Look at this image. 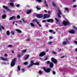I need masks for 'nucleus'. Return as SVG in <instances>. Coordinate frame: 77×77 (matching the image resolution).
Returning a JSON list of instances; mask_svg holds the SVG:
<instances>
[{
    "label": "nucleus",
    "instance_id": "f257e3e1",
    "mask_svg": "<svg viewBox=\"0 0 77 77\" xmlns=\"http://www.w3.org/2000/svg\"><path fill=\"white\" fill-rule=\"evenodd\" d=\"M16 60H17V58H15L13 59L11 63V66H14L15 65Z\"/></svg>",
    "mask_w": 77,
    "mask_h": 77
},
{
    "label": "nucleus",
    "instance_id": "f03ea898",
    "mask_svg": "<svg viewBox=\"0 0 77 77\" xmlns=\"http://www.w3.org/2000/svg\"><path fill=\"white\" fill-rule=\"evenodd\" d=\"M43 69L45 72H47L48 73V72H50V71H51V69L50 68H47L46 69L45 68L43 67Z\"/></svg>",
    "mask_w": 77,
    "mask_h": 77
},
{
    "label": "nucleus",
    "instance_id": "7ed1b4c3",
    "mask_svg": "<svg viewBox=\"0 0 77 77\" xmlns=\"http://www.w3.org/2000/svg\"><path fill=\"white\" fill-rule=\"evenodd\" d=\"M57 14L59 18H61L60 15L62 14V13H61V11H60V10H57Z\"/></svg>",
    "mask_w": 77,
    "mask_h": 77
},
{
    "label": "nucleus",
    "instance_id": "20e7f679",
    "mask_svg": "<svg viewBox=\"0 0 77 77\" xmlns=\"http://www.w3.org/2000/svg\"><path fill=\"white\" fill-rule=\"evenodd\" d=\"M51 60L52 62L54 63L55 64H57V60L55 59L54 58L52 57L51 59Z\"/></svg>",
    "mask_w": 77,
    "mask_h": 77
},
{
    "label": "nucleus",
    "instance_id": "39448f33",
    "mask_svg": "<svg viewBox=\"0 0 77 77\" xmlns=\"http://www.w3.org/2000/svg\"><path fill=\"white\" fill-rule=\"evenodd\" d=\"M46 54V53H45V52H43L39 54V56L40 57H43Z\"/></svg>",
    "mask_w": 77,
    "mask_h": 77
},
{
    "label": "nucleus",
    "instance_id": "423d86ee",
    "mask_svg": "<svg viewBox=\"0 0 77 77\" xmlns=\"http://www.w3.org/2000/svg\"><path fill=\"white\" fill-rule=\"evenodd\" d=\"M36 16L37 17V18H42V17H44V16L42 14H38L36 15Z\"/></svg>",
    "mask_w": 77,
    "mask_h": 77
},
{
    "label": "nucleus",
    "instance_id": "0eeeda50",
    "mask_svg": "<svg viewBox=\"0 0 77 77\" xmlns=\"http://www.w3.org/2000/svg\"><path fill=\"white\" fill-rule=\"evenodd\" d=\"M3 8L4 9H6L7 11H8L9 12H11V10L9 9V8H8V7H6L5 5L3 6Z\"/></svg>",
    "mask_w": 77,
    "mask_h": 77
},
{
    "label": "nucleus",
    "instance_id": "6e6552de",
    "mask_svg": "<svg viewBox=\"0 0 77 77\" xmlns=\"http://www.w3.org/2000/svg\"><path fill=\"white\" fill-rule=\"evenodd\" d=\"M68 24L69 25L70 23L68 21H67V22L65 21H63V24H64V26H66L68 25Z\"/></svg>",
    "mask_w": 77,
    "mask_h": 77
},
{
    "label": "nucleus",
    "instance_id": "1a4fd4ad",
    "mask_svg": "<svg viewBox=\"0 0 77 77\" xmlns=\"http://www.w3.org/2000/svg\"><path fill=\"white\" fill-rule=\"evenodd\" d=\"M31 62V65H29L28 67V68H30L32 65H35V63H33V60H32L30 61Z\"/></svg>",
    "mask_w": 77,
    "mask_h": 77
},
{
    "label": "nucleus",
    "instance_id": "9d476101",
    "mask_svg": "<svg viewBox=\"0 0 77 77\" xmlns=\"http://www.w3.org/2000/svg\"><path fill=\"white\" fill-rule=\"evenodd\" d=\"M15 30L17 32H18V33H22V31H21V30L18 29H15Z\"/></svg>",
    "mask_w": 77,
    "mask_h": 77
},
{
    "label": "nucleus",
    "instance_id": "9b49d317",
    "mask_svg": "<svg viewBox=\"0 0 77 77\" xmlns=\"http://www.w3.org/2000/svg\"><path fill=\"white\" fill-rule=\"evenodd\" d=\"M69 33H72V34H74L75 33V31H74V29H72L70 31H69Z\"/></svg>",
    "mask_w": 77,
    "mask_h": 77
},
{
    "label": "nucleus",
    "instance_id": "f8f14e48",
    "mask_svg": "<svg viewBox=\"0 0 77 77\" xmlns=\"http://www.w3.org/2000/svg\"><path fill=\"white\" fill-rule=\"evenodd\" d=\"M47 21L48 22H51V23H53V22L54 21V20L52 19H51L47 20Z\"/></svg>",
    "mask_w": 77,
    "mask_h": 77
},
{
    "label": "nucleus",
    "instance_id": "ddd939ff",
    "mask_svg": "<svg viewBox=\"0 0 77 77\" xmlns=\"http://www.w3.org/2000/svg\"><path fill=\"white\" fill-rule=\"evenodd\" d=\"M0 58L2 59V60H4L5 61L7 60H8V59L6 58H4L2 57H0Z\"/></svg>",
    "mask_w": 77,
    "mask_h": 77
},
{
    "label": "nucleus",
    "instance_id": "4468645a",
    "mask_svg": "<svg viewBox=\"0 0 77 77\" xmlns=\"http://www.w3.org/2000/svg\"><path fill=\"white\" fill-rule=\"evenodd\" d=\"M16 18H15L14 16H13L11 17L10 18V21L12 20H15Z\"/></svg>",
    "mask_w": 77,
    "mask_h": 77
},
{
    "label": "nucleus",
    "instance_id": "2eb2a0df",
    "mask_svg": "<svg viewBox=\"0 0 77 77\" xmlns=\"http://www.w3.org/2000/svg\"><path fill=\"white\" fill-rule=\"evenodd\" d=\"M50 68H53V66L54 64L53 63L51 62L50 64Z\"/></svg>",
    "mask_w": 77,
    "mask_h": 77
},
{
    "label": "nucleus",
    "instance_id": "dca6fc26",
    "mask_svg": "<svg viewBox=\"0 0 77 77\" xmlns=\"http://www.w3.org/2000/svg\"><path fill=\"white\" fill-rule=\"evenodd\" d=\"M66 43H67V44H69V42H66L64 41L63 42V44L64 45H66Z\"/></svg>",
    "mask_w": 77,
    "mask_h": 77
},
{
    "label": "nucleus",
    "instance_id": "f3484780",
    "mask_svg": "<svg viewBox=\"0 0 77 77\" xmlns=\"http://www.w3.org/2000/svg\"><path fill=\"white\" fill-rule=\"evenodd\" d=\"M1 28H2L3 30H4L5 29V28L3 27V26L0 25V31L1 32L2 31V29H1Z\"/></svg>",
    "mask_w": 77,
    "mask_h": 77
},
{
    "label": "nucleus",
    "instance_id": "a211bd4d",
    "mask_svg": "<svg viewBox=\"0 0 77 77\" xmlns=\"http://www.w3.org/2000/svg\"><path fill=\"white\" fill-rule=\"evenodd\" d=\"M6 16L5 14H4L2 16V18L3 19H5V18Z\"/></svg>",
    "mask_w": 77,
    "mask_h": 77
},
{
    "label": "nucleus",
    "instance_id": "6ab92c4d",
    "mask_svg": "<svg viewBox=\"0 0 77 77\" xmlns=\"http://www.w3.org/2000/svg\"><path fill=\"white\" fill-rule=\"evenodd\" d=\"M32 12V10H28V11H27L26 12V13L27 14H30V13Z\"/></svg>",
    "mask_w": 77,
    "mask_h": 77
},
{
    "label": "nucleus",
    "instance_id": "aec40b11",
    "mask_svg": "<svg viewBox=\"0 0 77 77\" xmlns=\"http://www.w3.org/2000/svg\"><path fill=\"white\" fill-rule=\"evenodd\" d=\"M26 51H27V50L26 49H25L24 50H23L22 51V53L23 54V53H24L26 52Z\"/></svg>",
    "mask_w": 77,
    "mask_h": 77
},
{
    "label": "nucleus",
    "instance_id": "412c9836",
    "mask_svg": "<svg viewBox=\"0 0 77 77\" xmlns=\"http://www.w3.org/2000/svg\"><path fill=\"white\" fill-rule=\"evenodd\" d=\"M6 33H7V35H10V32H9V31H7L6 32Z\"/></svg>",
    "mask_w": 77,
    "mask_h": 77
},
{
    "label": "nucleus",
    "instance_id": "4be33fe9",
    "mask_svg": "<svg viewBox=\"0 0 77 77\" xmlns=\"http://www.w3.org/2000/svg\"><path fill=\"white\" fill-rule=\"evenodd\" d=\"M36 8L38 10H40L41 9V8H39V6L38 5H37Z\"/></svg>",
    "mask_w": 77,
    "mask_h": 77
},
{
    "label": "nucleus",
    "instance_id": "5701e85b",
    "mask_svg": "<svg viewBox=\"0 0 77 77\" xmlns=\"http://www.w3.org/2000/svg\"><path fill=\"white\" fill-rule=\"evenodd\" d=\"M22 20L23 23H26V20H24V18H22Z\"/></svg>",
    "mask_w": 77,
    "mask_h": 77
},
{
    "label": "nucleus",
    "instance_id": "b1692460",
    "mask_svg": "<svg viewBox=\"0 0 77 77\" xmlns=\"http://www.w3.org/2000/svg\"><path fill=\"white\" fill-rule=\"evenodd\" d=\"M42 72L41 70H40L38 71V74H40V75H41V74H42Z\"/></svg>",
    "mask_w": 77,
    "mask_h": 77
},
{
    "label": "nucleus",
    "instance_id": "393cba45",
    "mask_svg": "<svg viewBox=\"0 0 77 77\" xmlns=\"http://www.w3.org/2000/svg\"><path fill=\"white\" fill-rule=\"evenodd\" d=\"M30 25L32 27H34L35 26V24H34L33 23H31Z\"/></svg>",
    "mask_w": 77,
    "mask_h": 77
},
{
    "label": "nucleus",
    "instance_id": "a878e982",
    "mask_svg": "<svg viewBox=\"0 0 77 77\" xmlns=\"http://www.w3.org/2000/svg\"><path fill=\"white\" fill-rule=\"evenodd\" d=\"M52 53L53 54H57V52H56L54 51H52Z\"/></svg>",
    "mask_w": 77,
    "mask_h": 77
},
{
    "label": "nucleus",
    "instance_id": "bb28decb",
    "mask_svg": "<svg viewBox=\"0 0 77 77\" xmlns=\"http://www.w3.org/2000/svg\"><path fill=\"white\" fill-rule=\"evenodd\" d=\"M47 18V14H45L44 16V18Z\"/></svg>",
    "mask_w": 77,
    "mask_h": 77
},
{
    "label": "nucleus",
    "instance_id": "cd10ccee",
    "mask_svg": "<svg viewBox=\"0 0 77 77\" xmlns=\"http://www.w3.org/2000/svg\"><path fill=\"white\" fill-rule=\"evenodd\" d=\"M10 5H11V6H14V3H12V2H11L10 3Z\"/></svg>",
    "mask_w": 77,
    "mask_h": 77
},
{
    "label": "nucleus",
    "instance_id": "c85d7f7f",
    "mask_svg": "<svg viewBox=\"0 0 77 77\" xmlns=\"http://www.w3.org/2000/svg\"><path fill=\"white\" fill-rule=\"evenodd\" d=\"M52 43H53V42H48V44L49 45H51V44H52Z\"/></svg>",
    "mask_w": 77,
    "mask_h": 77
},
{
    "label": "nucleus",
    "instance_id": "c756f323",
    "mask_svg": "<svg viewBox=\"0 0 77 77\" xmlns=\"http://www.w3.org/2000/svg\"><path fill=\"white\" fill-rule=\"evenodd\" d=\"M29 57V55H27L26 56V57L25 59V60H26V59H28V57Z\"/></svg>",
    "mask_w": 77,
    "mask_h": 77
},
{
    "label": "nucleus",
    "instance_id": "7c9ffc66",
    "mask_svg": "<svg viewBox=\"0 0 77 77\" xmlns=\"http://www.w3.org/2000/svg\"><path fill=\"white\" fill-rule=\"evenodd\" d=\"M23 64L24 65H27L28 64V62H26L23 63Z\"/></svg>",
    "mask_w": 77,
    "mask_h": 77
},
{
    "label": "nucleus",
    "instance_id": "2f4dec72",
    "mask_svg": "<svg viewBox=\"0 0 77 77\" xmlns=\"http://www.w3.org/2000/svg\"><path fill=\"white\" fill-rule=\"evenodd\" d=\"M34 65H39V63H35Z\"/></svg>",
    "mask_w": 77,
    "mask_h": 77
},
{
    "label": "nucleus",
    "instance_id": "473e14b6",
    "mask_svg": "<svg viewBox=\"0 0 77 77\" xmlns=\"http://www.w3.org/2000/svg\"><path fill=\"white\" fill-rule=\"evenodd\" d=\"M52 74L53 75H55L56 74V72L54 71H52Z\"/></svg>",
    "mask_w": 77,
    "mask_h": 77
},
{
    "label": "nucleus",
    "instance_id": "72a5a7b5",
    "mask_svg": "<svg viewBox=\"0 0 77 77\" xmlns=\"http://www.w3.org/2000/svg\"><path fill=\"white\" fill-rule=\"evenodd\" d=\"M33 22H36L37 23V22H38V21H37V20L36 19H35V20H33Z\"/></svg>",
    "mask_w": 77,
    "mask_h": 77
},
{
    "label": "nucleus",
    "instance_id": "f704fd0d",
    "mask_svg": "<svg viewBox=\"0 0 77 77\" xmlns=\"http://www.w3.org/2000/svg\"><path fill=\"white\" fill-rule=\"evenodd\" d=\"M18 69L19 71H20V66H18Z\"/></svg>",
    "mask_w": 77,
    "mask_h": 77
},
{
    "label": "nucleus",
    "instance_id": "c9c22d12",
    "mask_svg": "<svg viewBox=\"0 0 77 77\" xmlns=\"http://www.w3.org/2000/svg\"><path fill=\"white\" fill-rule=\"evenodd\" d=\"M8 47H10V48L11 47H12V46L11 45H9L8 46Z\"/></svg>",
    "mask_w": 77,
    "mask_h": 77
},
{
    "label": "nucleus",
    "instance_id": "e433bc0d",
    "mask_svg": "<svg viewBox=\"0 0 77 77\" xmlns=\"http://www.w3.org/2000/svg\"><path fill=\"white\" fill-rule=\"evenodd\" d=\"M74 43L76 44V45H77V42L76 41H74Z\"/></svg>",
    "mask_w": 77,
    "mask_h": 77
},
{
    "label": "nucleus",
    "instance_id": "4c0bfd02",
    "mask_svg": "<svg viewBox=\"0 0 77 77\" xmlns=\"http://www.w3.org/2000/svg\"><path fill=\"white\" fill-rule=\"evenodd\" d=\"M65 10H66V11H69V10H68V8H65Z\"/></svg>",
    "mask_w": 77,
    "mask_h": 77
},
{
    "label": "nucleus",
    "instance_id": "58836bf2",
    "mask_svg": "<svg viewBox=\"0 0 77 77\" xmlns=\"http://www.w3.org/2000/svg\"><path fill=\"white\" fill-rule=\"evenodd\" d=\"M4 56L6 57H8V55L6 54H5L4 55Z\"/></svg>",
    "mask_w": 77,
    "mask_h": 77
},
{
    "label": "nucleus",
    "instance_id": "ea45409f",
    "mask_svg": "<svg viewBox=\"0 0 77 77\" xmlns=\"http://www.w3.org/2000/svg\"><path fill=\"white\" fill-rule=\"evenodd\" d=\"M37 24H38V25L40 26V27H41V25L40 24H39V23H38V22H37Z\"/></svg>",
    "mask_w": 77,
    "mask_h": 77
},
{
    "label": "nucleus",
    "instance_id": "a19ab883",
    "mask_svg": "<svg viewBox=\"0 0 77 77\" xmlns=\"http://www.w3.org/2000/svg\"><path fill=\"white\" fill-rule=\"evenodd\" d=\"M52 5H53V6H56V4H55L54 2H53L52 3Z\"/></svg>",
    "mask_w": 77,
    "mask_h": 77
},
{
    "label": "nucleus",
    "instance_id": "79ce46f5",
    "mask_svg": "<svg viewBox=\"0 0 77 77\" xmlns=\"http://www.w3.org/2000/svg\"><path fill=\"white\" fill-rule=\"evenodd\" d=\"M38 2H39V3H40L41 2V1H42V0H36Z\"/></svg>",
    "mask_w": 77,
    "mask_h": 77
},
{
    "label": "nucleus",
    "instance_id": "37998d69",
    "mask_svg": "<svg viewBox=\"0 0 77 77\" xmlns=\"http://www.w3.org/2000/svg\"><path fill=\"white\" fill-rule=\"evenodd\" d=\"M11 35H14V32H11Z\"/></svg>",
    "mask_w": 77,
    "mask_h": 77
},
{
    "label": "nucleus",
    "instance_id": "c03bdc74",
    "mask_svg": "<svg viewBox=\"0 0 77 77\" xmlns=\"http://www.w3.org/2000/svg\"><path fill=\"white\" fill-rule=\"evenodd\" d=\"M49 32H50V33H52V32H53V31L51 29H50L49 30Z\"/></svg>",
    "mask_w": 77,
    "mask_h": 77
},
{
    "label": "nucleus",
    "instance_id": "a18cd8bd",
    "mask_svg": "<svg viewBox=\"0 0 77 77\" xmlns=\"http://www.w3.org/2000/svg\"><path fill=\"white\" fill-rule=\"evenodd\" d=\"M55 20H56V21H57V22H58L59 21L58 19H57V18H55Z\"/></svg>",
    "mask_w": 77,
    "mask_h": 77
},
{
    "label": "nucleus",
    "instance_id": "49530a36",
    "mask_svg": "<svg viewBox=\"0 0 77 77\" xmlns=\"http://www.w3.org/2000/svg\"><path fill=\"white\" fill-rule=\"evenodd\" d=\"M17 56L18 57H19V58L21 57V55H20V54L17 55Z\"/></svg>",
    "mask_w": 77,
    "mask_h": 77
},
{
    "label": "nucleus",
    "instance_id": "de8ad7c7",
    "mask_svg": "<svg viewBox=\"0 0 77 77\" xmlns=\"http://www.w3.org/2000/svg\"><path fill=\"white\" fill-rule=\"evenodd\" d=\"M77 7V5H75L73 6V8H75Z\"/></svg>",
    "mask_w": 77,
    "mask_h": 77
},
{
    "label": "nucleus",
    "instance_id": "09e8293b",
    "mask_svg": "<svg viewBox=\"0 0 77 77\" xmlns=\"http://www.w3.org/2000/svg\"><path fill=\"white\" fill-rule=\"evenodd\" d=\"M16 6H17V7L18 8V7H20V5H19V4H17V5H16Z\"/></svg>",
    "mask_w": 77,
    "mask_h": 77
},
{
    "label": "nucleus",
    "instance_id": "8fccbe9b",
    "mask_svg": "<svg viewBox=\"0 0 77 77\" xmlns=\"http://www.w3.org/2000/svg\"><path fill=\"white\" fill-rule=\"evenodd\" d=\"M47 63L48 64V63H50H50H51V62H50V61H48L47 62Z\"/></svg>",
    "mask_w": 77,
    "mask_h": 77
},
{
    "label": "nucleus",
    "instance_id": "3c124183",
    "mask_svg": "<svg viewBox=\"0 0 77 77\" xmlns=\"http://www.w3.org/2000/svg\"><path fill=\"white\" fill-rule=\"evenodd\" d=\"M20 18V15H18L17 16V18H18V19H19V18Z\"/></svg>",
    "mask_w": 77,
    "mask_h": 77
},
{
    "label": "nucleus",
    "instance_id": "603ef678",
    "mask_svg": "<svg viewBox=\"0 0 77 77\" xmlns=\"http://www.w3.org/2000/svg\"><path fill=\"white\" fill-rule=\"evenodd\" d=\"M48 59V57H46L45 59L44 60H47Z\"/></svg>",
    "mask_w": 77,
    "mask_h": 77
},
{
    "label": "nucleus",
    "instance_id": "864d4df0",
    "mask_svg": "<svg viewBox=\"0 0 77 77\" xmlns=\"http://www.w3.org/2000/svg\"><path fill=\"white\" fill-rule=\"evenodd\" d=\"M42 22L43 23H45L46 21L45 20H43L42 21Z\"/></svg>",
    "mask_w": 77,
    "mask_h": 77
},
{
    "label": "nucleus",
    "instance_id": "5fc2aeb1",
    "mask_svg": "<svg viewBox=\"0 0 77 77\" xmlns=\"http://www.w3.org/2000/svg\"><path fill=\"white\" fill-rule=\"evenodd\" d=\"M65 57V56H63V57H61V58H64Z\"/></svg>",
    "mask_w": 77,
    "mask_h": 77
},
{
    "label": "nucleus",
    "instance_id": "6e6d98bb",
    "mask_svg": "<svg viewBox=\"0 0 77 77\" xmlns=\"http://www.w3.org/2000/svg\"><path fill=\"white\" fill-rule=\"evenodd\" d=\"M45 4V6H46V7H48V5L47 4V3Z\"/></svg>",
    "mask_w": 77,
    "mask_h": 77
},
{
    "label": "nucleus",
    "instance_id": "4d7b16f0",
    "mask_svg": "<svg viewBox=\"0 0 77 77\" xmlns=\"http://www.w3.org/2000/svg\"><path fill=\"white\" fill-rule=\"evenodd\" d=\"M26 41H30V39H27V40H26Z\"/></svg>",
    "mask_w": 77,
    "mask_h": 77
},
{
    "label": "nucleus",
    "instance_id": "13d9d810",
    "mask_svg": "<svg viewBox=\"0 0 77 77\" xmlns=\"http://www.w3.org/2000/svg\"><path fill=\"white\" fill-rule=\"evenodd\" d=\"M49 38H50V39H51L53 38V37H50Z\"/></svg>",
    "mask_w": 77,
    "mask_h": 77
},
{
    "label": "nucleus",
    "instance_id": "bf43d9fd",
    "mask_svg": "<svg viewBox=\"0 0 77 77\" xmlns=\"http://www.w3.org/2000/svg\"><path fill=\"white\" fill-rule=\"evenodd\" d=\"M44 2L45 4H46V3H46V1H45V0L44 1Z\"/></svg>",
    "mask_w": 77,
    "mask_h": 77
},
{
    "label": "nucleus",
    "instance_id": "052dcab7",
    "mask_svg": "<svg viewBox=\"0 0 77 77\" xmlns=\"http://www.w3.org/2000/svg\"><path fill=\"white\" fill-rule=\"evenodd\" d=\"M47 18H48V17H50V16L49 15H48L47 16Z\"/></svg>",
    "mask_w": 77,
    "mask_h": 77
},
{
    "label": "nucleus",
    "instance_id": "680f3d73",
    "mask_svg": "<svg viewBox=\"0 0 77 77\" xmlns=\"http://www.w3.org/2000/svg\"><path fill=\"white\" fill-rule=\"evenodd\" d=\"M15 24V21H13V24L14 25Z\"/></svg>",
    "mask_w": 77,
    "mask_h": 77
},
{
    "label": "nucleus",
    "instance_id": "e2e57ef3",
    "mask_svg": "<svg viewBox=\"0 0 77 77\" xmlns=\"http://www.w3.org/2000/svg\"><path fill=\"white\" fill-rule=\"evenodd\" d=\"M58 49L59 50V51H61V49H59V48H58Z\"/></svg>",
    "mask_w": 77,
    "mask_h": 77
},
{
    "label": "nucleus",
    "instance_id": "0e129e2a",
    "mask_svg": "<svg viewBox=\"0 0 77 77\" xmlns=\"http://www.w3.org/2000/svg\"><path fill=\"white\" fill-rule=\"evenodd\" d=\"M12 53H15V52L14 51L12 50Z\"/></svg>",
    "mask_w": 77,
    "mask_h": 77
},
{
    "label": "nucleus",
    "instance_id": "69168bd1",
    "mask_svg": "<svg viewBox=\"0 0 77 77\" xmlns=\"http://www.w3.org/2000/svg\"><path fill=\"white\" fill-rule=\"evenodd\" d=\"M75 51H77V48H76L75 49Z\"/></svg>",
    "mask_w": 77,
    "mask_h": 77
},
{
    "label": "nucleus",
    "instance_id": "338daca9",
    "mask_svg": "<svg viewBox=\"0 0 77 77\" xmlns=\"http://www.w3.org/2000/svg\"><path fill=\"white\" fill-rule=\"evenodd\" d=\"M46 27H48V25H46Z\"/></svg>",
    "mask_w": 77,
    "mask_h": 77
},
{
    "label": "nucleus",
    "instance_id": "774afa93",
    "mask_svg": "<svg viewBox=\"0 0 77 77\" xmlns=\"http://www.w3.org/2000/svg\"><path fill=\"white\" fill-rule=\"evenodd\" d=\"M73 2H75V0H73Z\"/></svg>",
    "mask_w": 77,
    "mask_h": 77
}]
</instances>
